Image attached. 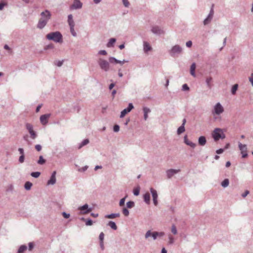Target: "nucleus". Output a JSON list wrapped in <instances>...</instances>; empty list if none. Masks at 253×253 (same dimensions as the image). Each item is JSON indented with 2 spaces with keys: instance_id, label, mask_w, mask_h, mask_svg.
I'll return each mask as SVG.
<instances>
[{
  "instance_id": "f257e3e1",
  "label": "nucleus",
  "mask_w": 253,
  "mask_h": 253,
  "mask_svg": "<svg viewBox=\"0 0 253 253\" xmlns=\"http://www.w3.org/2000/svg\"><path fill=\"white\" fill-rule=\"evenodd\" d=\"M41 17L40 18L37 25L38 29H43L47 24L51 17V14L48 10H45L41 13Z\"/></svg>"
},
{
  "instance_id": "f03ea898",
  "label": "nucleus",
  "mask_w": 253,
  "mask_h": 253,
  "mask_svg": "<svg viewBox=\"0 0 253 253\" xmlns=\"http://www.w3.org/2000/svg\"><path fill=\"white\" fill-rule=\"evenodd\" d=\"M46 38L55 42L61 43L63 42V36L59 31L50 32L46 35Z\"/></svg>"
},
{
  "instance_id": "7ed1b4c3",
  "label": "nucleus",
  "mask_w": 253,
  "mask_h": 253,
  "mask_svg": "<svg viewBox=\"0 0 253 253\" xmlns=\"http://www.w3.org/2000/svg\"><path fill=\"white\" fill-rule=\"evenodd\" d=\"M212 136L215 141H218L219 139H224L225 138V135L221 128H216L212 133Z\"/></svg>"
},
{
  "instance_id": "20e7f679",
  "label": "nucleus",
  "mask_w": 253,
  "mask_h": 253,
  "mask_svg": "<svg viewBox=\"0 0 253 253\" xmlns=\"http://www.w3.org/2000/svg\"><path fill=\"white\" fill-rule=\"evenodd\" d=\"M97 62L102 70L105 71L109 70L110 65L109 62L107 60L99 57Z\"/></svg>"
},
{
  "instance_id": "39448f33",
  "label": "nucleus",
  "mask_w": 253,
  "mask_h": 253,
  "mask_svg": "<svg viewBox=\"0 0 253 253\" xmlns=\"http://www.w3.org/2000/svg\"><path fill=\"white\" fill-rule=\"evenodd\" d=\"M182 51V48L179 45H175L172 47L169 53L172 57H175L176 55L180 54Z\"/></svg>"
},
{
  "instance_id": "423d86ee",
  "label": "nucleus",
  "mask_w": 253,
  "mask_h": 253,
  "mask_svg": "<svg viewBox=\"0 0 253 253\" xmlns=\"http://www.w3.org/2000/svg\"><path fill=\"white\" fill-rule=\"evenodd\" d=\"M224 112V108L220 103H217L214 106L213 110L212 111V115H219Z\"/></svg>"
},
{
  "instance_id": "0eeeda50",
  "label": "nucleus",
  "mask_w": 253,
  "mask_h": 253,
  "mask_svg": "<svg viewBox=\"0 0 253 253\" xmlns=\"http://www.w3.org/2000/svg\"><path fill=\"white\" fill-rule=\"evenodd\" d=\"M151 32L155 35H161L165 34V31L160 27L158 26H153L152 27Z\"/></svg>"
},
{
  "instance_id": "6e6552de",
  "label": "nucleus",
  "mask_w": 253,
  "mask_h": 253,
  "mask_svg": "<svg viewBox=\"0 0 253 253\" xmlns=\"http://www.w3.org/2000/svg\"><path fill=\"white\" fill-rule=\"evenodd\" d=\"M82 6L83 3L80 0H74L72 4L70 6V9H79L82 8Z\"/></svg>"
},
{
  "instance_id": "1a4fd4ad",
  "label": "nucleus",
  "mask_w": 253,
  "mask_h": 253,
  "mask_svg": "<svg viewBox=\"0 0 253 253\" xmlns=\"http://www.w3.org/2000/svg\"><path fill=\"white\" fill-rule=\"evenodd\" d=\"M239 148L241 151L242 158H246L248 156L247 145L246 144H242L241 142H239Z\"/></svg>"
},
{
  "instance_id": "9d476101",
  "label": "nucleus",
  "mask_w": 253,
  "mask_h": 253,
  "mask_svg": "<svg viewBox=\"0 0 253 253\" xmlns=\"http://www.w3.org/2000/svg\"><path fill=\"white\" fill-rule=\"evenodd\" d=\"M134 106L131 103H129L127 108L124 109L121 112L120 118H122L125 116L126 114L130 112L132 109H133Z\"/></svg>"
},
{
  "instance_id": "9b49d317",
  "label": "nucleus",
  "mask_w": 253,
  "mask_h": 253,
  "mask_svg": "<svg viewBox=\"0 0 253 253\" xmlns=\"http://www.w3.org/2000/svg\"><path fill=\"white\" fill-rule=\"evenodd\" d=\"M150 190L152 194L153 203H154V205L156 206L158 204V195L157 192L155 189H153V188H151L150 189Z\"/></svg>"
},
{
  "instance_id": "f8f14e48",
  "label": "nucleus",
  "mask_w": 253,
  "mask_h": 253,
  "mask_svg": "<svg viewBox=\"0 0 253 253\" xmlns=\"http://www.w3.org/2000/svg\"><path fill=\"white\" fill-rule=\"evenodd\" d=\"M180 171V169H169L166 171L167 178L170 179L174 174L178 173Z\"/></svg>"
},
{
  "instance_id": "ddd939ff",
  "label": "nucleus",
  "mask_w": 253,
  "mask_h": 253,
  "mask_svg": "<svg viewBox=\"0 0 253 253\" xmlns=\"http://www.w3.org/2000/svg\"><path fill=\"white\" fill-rule=\"evenodd\" d=\"M50 114H46L40 117V122L43 125H46L48 123V119L50 117Z\"/></svg>"
},
{
  "instance_id": "4468645a",
  "label": "nucleus",
  "mask_w": 253,
  "mask_h": 253,
  "mask_svg": "<svg viewBox=\"0 0 253 253\" xmlns=\"http://www.w3.org/2000/svg\"><path fill=\"white\" fill-rule=\"evenodd\" d=\"M79 209L81 210V213L82 214H86L91 211V209L88 208V206L87 204L83 205V206L79 208Z\"/></svg>"
},
{
  "instance_id": "2eb2a0df",
  "label": "nucleus",
  "mask_w": 253,
  "mask_h": 253,
  "mask_svg": "<svg viewBox=\"0 0 253 253\" xmlns=\"http://www.w3.org/2000/svg\"><path fill=\"white\" fill-rule=\"evenodd\" d=\"M150 236H152L153 240H156L158 237L157 232L155 231L153 232H151V230L147 231L145 235V238L146 239H147Z\"/></svg>"
},
{
  "instance_id": "dca6fc26",
  "label": "nucleus",
  "mask_w": 253,
  "mask_h": 253,
  "mask_svg": "<svg viewBox=\"0 0 253 253\" xmlns=\"http://www.w3.org/2000/svg\"><path fill=\"white\" fill-rule=\"evenodd\" d=\"M56 171H54L51 175V177L50 178V179L47 181V184L48 185H53L56 182Z\"/></svg>"
},
{
  "instance_id": "f3484780",
  "label": "nucleus",
  "mask_w": 253,
  "mask_h": 253,
  "mask_svg": "<svg viewBox=\"0 0 253 253\" xmlns=\"http://www.w3.org/2000/svg\"><path fill=\"white\" fill-rule=\"evenodd\" d=\"M184 143H185L186 145H188V146H190L191 147H192V148H194L196 147V144H195V143H193V142H191V141H190L188 139V138H187V135H185V136H184Z\"/></svg>"
},
{
  "instance_id": "a211bd4d",
  "label": "nucleus",
  "mask_w": 253,
  "mask_h": 253,
  "mask_svg": "<svg viewBox=\"0 0 253 253\" xmlns=\"http://www.w3.org/2000/svg\"><path fill=\"white\" fill-rule=\"evenodd\" d=\"M104 238V234L103 232L100 233L99 236V240L100 242V246L102 250L104 249V246L103 245V240Z\"/></svg>"
},
{
  "instance_id": "6ab92c4d",
  "label": "nucleus",
  "mask_w": 253,
  "mask_h": 253,
  "mask_svg": "<svg viewBox=\"0 0 253 253\" xmlns=\"http://www.w3.org/2000/svg\"><path fill=\"white\" fill-rule=\"evenodd\" d=\"M152 47L148 42H143V50L144 52L147 53L152 50Z\"/></svg>"
},
{
  "instance_id": "aec40b11",
  "label": "nucleus",
  "mask_w": 253,
  "mask_h": 253,
  "mask_svg": "<svg viewBox=\"0 0 253 253\" xmlns=\"http://www.w3.org/2000/svg\"><path fill=\"white\" fill-rule=\"evenodd\" d=\"M207 142L206 137L201 136L198 138V144L201 146H204Z\"/></svg>"
},
{
  "instance_id": "412c9836",
  "label": "nucleus",
  "mask_w": 253,
  "mask_h": 253,
  "mask_svg": "<svg viewBox=\"0 0 253 253\" xmlns=\"http://www.w3.org/2000/svg\"><path fill=\"white\" fill-rule=\"evenodd\" d=\"M212 81V78L211 76L206 77V83L209 88L211 89L212 87L211 82Z\"/></svg>"
},
{
  "instance_id": "4be33fe9",
  "label": "nucleus",
  "mask_w": 253,
  "mask_h": 253,
  "mask_svg": "<svg viewBox=\"0 0 253 253\" xmlns=\"http://www.w3.org/2000/svg\"><path fill=\"white\" fill-rule=\"evenodd\" d=\"M144 201L148 205L150 203V195L148 192L146 193L143 195Z\"/></svg>"
},
{
  "instance_id": "5701e85b",
  "label": "nucleus",
  "mask_w": 253,
  "mask_h": 253,
  "mask_svg": "<svg viewBox=\"0 0 253 253\" xmlns=\"http://www.w3.org/2000/svg\"><path fill=\"white\" fill-rule=\"evenodd\" d=\"M143 111L144 113V119L146 121L148 118V114L151 112L150 109L146 107H145L143 108Z\"/></svg>"
},
{
  "instance_id": "b1692460",
  "label": "nucleus",
  "mask_w": 253,
  "mask_h": 253,
  "mask_svg": "<svg viewBox=\"0 0 253 253\" xmlns=\"http://www.w3.org/2000/svg\"><path fill=\"white\" fill-rule=\"evenodd\" d=\"M195 69H196V64H195V63H193L190 67V74L192 76H193L194 77H196Z\"/></svg>"
},
{
  "instance_id": "393cba45",
  "label": "nucleus",
  "mask_w": 253,
  "mask_h": 253,
  "mask_svg": "<svg viewBox=\"0 0 253 253\" xmlns=\"http://www.w3.org/2000/svg\"><path fill=\"white\" fill-rule=\"evenodd\" d=\"M213 17L209 15L207 17V18L204 20L203 23L204 25H207L209 24L211 21Z\"/></svg>"
},
{
  "instance_id": "a878e982",
  "label": "nucleus",
  "mask_w": 253,
  "mask_h": 253,
  "mask_svg": "<svg viewBox=\"0 0 253 253\" xmlns=\"http://www.w3.org/2000/svg\"><path fill=\"white\" fill-rule=\"evenodd\" d=\"M68 23L69 26L75 25V23L73 19V16L72 14H69L68 16Z\"/></svg>"
},
{
  "instance_id": "bb28decb",
  "label": "nucleus",
  "mask_w": 253,
  "mask_h": 253,
  "mask_svg": "<svg viewBox=\"0 0 253 253\" xmlns=\"http://www.w3.org/2000/svg\"><path fill=\"white\" fill-rule=\"evenodd\" d=\"M27 249V247L23 245L20 246L17 253H24V252Z\"/></svg>"
},
{
  "instance_id": "cd10ccee",
  "label": "nucleus",
  "mask_w": 253,
  "mask_h": 253,
  "mask_svg": "<svg viewBox=\"0 0 253 253\" xmlns=\"http://www.w3.org/2000/svg\"><path fill=\"white\" fill-rule=\"evenodd\" d=\"M114 61L116 64H120L121 65L124 64L127 61L125 60H123V61L119 60L115 58V57H112V62Z\"/></svg>"
},
{
  "instance_id": "c85d7f7f",
  "label": "nucleus",
  "mask_w": 253,
  "mask_h": 253,
  "mask_svg": "<svg viewBox=\"0 0 253 253\" xmlns=\"http://www.w3.org/2000/svg\"><path fill=\"white\" fill-rule=\"evenodd\" d=\"M46 163V160L43 158L42 156L39 157V159L37 161V164L40 165H44Z\"/></svg>"
},
{
  "instance_id": "c756f323",
  "label": "nucleus",
  "mask_w": 253,
  "mask_h": 253,
  "mask_svg": "<svg viewBox=\"0 0 253 253\" xmlns=\"http://www.w3.org/2000/svg\"><path fill=\"white\" fill-rule=\"evenodd\" d=\"M89 143V140L88 139H84L79 145L78 149H81L83 146L87 145Z\"/></svg>"
},
{
  "instance_id": "7c9ffc66",
  "label": "nucleus",
  "mask_w": 253,
  "mask_h": 253,
  "mask_svg": "<svg viewBox=\"0 0 253 253\" xmlns=\"http://www.w3.org/2000/svg\"><path fill=\"white\" fill-rule=\"evenodd\" d=\"M185 130V126H179L177 130V133L178 135H180L182 133L184 132Z\"/></svg>"
},
{
  "instance_id": "2f4dec72",
  "label": "nucleus",
  "mask_w": 253,
  "mask_h": 253,
  "mask_svg": "<svg viewBox=\"0 0 253 253\" xmlns=\"http://www.w3.org/2000/svg\"><path fill=\"white\" fill-rule=\"evenodd\" d=\"M229 179L227 178H226L221 182V185L223 187L225 188V187H227L229 185Z\"/></svg>"
},
{
  "instance_id": "473e14b6",
  "label": "nucleus",
  "mask_w": 253,
  "mask_h": 253,
  "mask_svg": "<svg viewBox=\"0 0 253 253\" xmlns=\"http://www.w3.org/2000/svg\"><path fill=\"white\" fill-rule=\"evenodd\" d=\"M32 185H33L32 183L30 181L26 182V183H25V185H24L25 189L27 190H30Z\"/></svg>"
},
{
  "instance_id": "72a5a7b5",
  "label": "nucleus",
  "mask_w": 253,
  "mask_h": 253,
  "mask_svg": "<svg viewBox=\"0 0 253 253\" xmlns=\"http://www.w3.org/2000/svg\"><path fill=\"white\" fill-rule=\"evenodd\" d=\"M26 128L28 131L29 133L30 132V131L33 130V126L30 124V123H26Z\"/></svg>"
},
{
  "instance_id": "f704fd0d",
  "label": "nucleus",
  "mask_w": 253,
  "mask_h": 253,
  "mask_svg": "<svg viewBox=\"0 0 253 253\" xmlns=\"http://www.w3.org/2000/svg\"><path fill=\"white\" fill-rule=\"evenodd\" d=\"M107 54V52L105 50H101L98 51V53L96 54V57L98 59L100 57V55H106Z\"/></svg>"
},
{
  "instance_id": "c9c22d12",
  "label": "nucleus",
  "mask_w": 253,
  "mask_h": 253,
  "mask_svg": "<svg viewBox=\"0 0 253 253\" xmlns=\"http://www.w3.org/2000/svg\"><path fill=\"white\" fill-rule=\"evenodd\" d=\"M29 133L30 134V137L32 139H35L37 138V134L36 132H35L34 130L32 131H30Z\"/></svg>"
},
{
  "instance_id": "e433bc0d",
  "label": "nucleus",
  "mask_w": 253,
  "mask_h": 253,
  "mask_svg": "<svg viewBox=\"0 0 253 253\" xmlns=\"http://www.w3.org/2000/svg\"><path fill=\"white\" fill-rule=\"evenodd\" d=\"M238 84H235L233 85L231 89V93L232 94H235L238 89Z\"/></svg>"
},
{
  "instance_id": "4c0bfd02",
  "label": "nucleus",
  "mask_w": 253,
  "mask_h": 253,
  "mask_svg": "<svg viewBox=\"0 0 253 253\" xmlns=\"http://www.w3.org/2000/svg\"><path fill=\"white\" fill-rule=\"evenodd\" d=\"M135 206L134 202L133 201H128L126 203V207L128 209H131L134 207Z\"/></svg>"
},
{
  "instance_id": "58836bf2",
  "label": "nucleus",
  "mask_w": 253,
  "mask_h": 253,
  "mask_svg": "<svg viewBox=\"0 0 253 253\" xmlns=\"http://www.w3.org/2000/svg\"><path fill=\"white\" fill-rule=\"evenodd\" d=\"M41 172L39 171L32 172L31 173V175L34 178H38L40 176Z\"/></svg>"
},
{
  "instance_id": "ea45409f",
  "label": "nucleus",
  "mask_w": 253,
  "mask_h": 253,
  "mask_svg": "<svg viewBox=\"0 0 253 253\" xmlns=\"http://www.w3.org/2000/svg\"><path fill=\"white\" fill-rule=\"evenodd\" d=\"M74 26H75V25L70 26V32L73 36L76 37L77 34L74 30Z\"/></svg>"
},
{
  "instance_id": "a19ab883",
  "label": "nucleus",
  "mask_w": 253,
  "mask_h": 253,
  "mask_svg": "<svg viewBox=\"0 0 253 253\" xmlns=\"http://www.w3.org/2000/svg\"><path fill=\"white\" fill-rule=\"evenodd\" d=\"M123 213L126 216H127L129 215V211L127 209V208H124L122 210Z\"/></svg>"
},
{
  "instance_id": "79ce46f5",
  "label": "nucleus",
  "mask_w": 253,
  "mask_h": 253,
  "mask_svg": "<svg viewBox=\"0 0 253 253\" xmlns=\"http://www.w3.org/2000/svg\"><path fill=\"white\" fill-rule=\"evenodd\" d=\"M133 193L134 196L139 195L140 193V188L139 187L135 188L133 191Z\"/></svg>"
},
{
  "instance_id": "37998d69",
  "label": "nucleus",
  "mask_w": 253,
  "mask_h": 253,
  "mask_svg": "<svg viewBox=\"0 0 253 253\" xmlns=\"http://www.w3.org/2000/svg\"><path fill=\"white\" fill-rule=\"evenodd\" d=\"M171 231L174 235H176L177 233L176 226L174 224L171 226Z\"/></svg>"
},
{
  "instance_id": "c03bdc74",
  "label": "nucleus",
  "mask_w": 253,
  "mask_h": 253,
  "mask_svg": "<svg viewBox=\"0 0 253 253\" xmlns=\"http://www.w3.org/2000/svg\"><path fill=\"white\" fill-rule=\"evenodd\" d=\"M126 197H127V196H125L124 198L121 199V200L120 201V202H119V205L120 207H122L125 205V200H126Z\"/></svg>"
},
{
  "instance_id": "a18cd8bd",
  "label": "nucleus",
  "mask_w": 253,
  "mask_h": 253,
  "mask_svg": "<svg viewBox=\"0 0 253 253\" xmlns=\"http://www.w3.org/2000/svg\"><path fill=\"white\" fill-rule=\"evenodd\" d=\"M54 48V45L52 43H50L48 45H46L44 49V50H47L48 49H52Z\"/></svg>"
},
{
  "instance_id": "49530a36",
  "label": "nucleus",
  "mask_w": 253,
  "mask_h": 253,
  "mask_svg": "<svg viewBox=\"0 0 253 253\" xmlns=\"http://www.w3.org/2000/svg\"><path fill=\"white\" fill-rule=\"evenodd\" d=\"M120 130V126L118 125H115L113 126V130L114 132H118Z\"/></svg>"
},
{
  "instance_id": "de8ad7c7",
  "label": "nucleus",
  "mask_w": 253,
  "mask_h": 253,
  "mask_svg": "<svg viewBox=\"0 0 253 253\" xmlns=\"http://www.w3.org/2000/svg\"><path fill=\"white\" fill-rule=\"evenodd\" d=\"M123 4L124 6L126 7H128L129 6V2H128V0H122Z\"/></svg>"
},
{
  "instance_id": "09e8293b",
  "label": "nucleus",
  "mask_w": 253,
  "mask_h": 253,
  "mask_svg": "<svg viewBox=\"0 0 253 253\" xmlns=\"http://www.w3.org/2000/svg\"><path fill=\"white\" fill-rule=\"evenodd\" d=\"M189 90V87L186 84H185L182 85V90L188 91Z\"/></svg>"
},
{
  "instance_id": "8fccbe9b",
  "label": "nucleus",
  "mask_w": 253,
  "mask_h": 253,
  "mask_svg": "<svg viewBox=\"0 0 253 253\" xmlns=\"http://www.w3.org/2000/svg\"><path fill=\"white\" fill-rule=\"evenodd\" d=\"M92 224V221L90 219H88L86 220H85V225L86 226H90Z\"/></svg>"
},
{
  "instance_id": "3c124183",
  "label": "nucleus",
  "mask_w": 253,
  "mask_h": 253,
  "mask_svg": "<svg viewBox=\"0 0 253 253\" xmlns=\"http://www.w3.org/2000/svg\"><path fill=\"white\" fill-rule=\"evenodd\" d=\"M25 155H21L19 158V162L20 163H23L24 162Z\"/></svg>"
},
{
  "instance_id": "603ef678",
  "label": "nucleus",
  "mask_w": 253,
  "mask_h": 253,
  "mask_svg": "<svg viewBox=\"0 0 253 253\" xmlns=\"http://www.w3.org/2000/svg\"><path fill=\"white\" fill-rule=\"evenodd\" d=\"M7 4L6 2H0V10H1L3 9L4 6Z\"/></svg>"
},
{
  "instance_id": "864d4df0",
  "label": "nucleus",
  "mask_w": 253,
  "mask_h": 253,
  "mask_svg": "<svg viewBox=\"0 0 253 253\" xmlns=\"http://www.w3.org/2000/svg\"><path fill=\"white\" fill-rule=\"evenodd\" d=\"M213 6H214L213 4H212L211 6V7L210 9V13H209V15H210L212 17L213 16V14H214Z\"/></svg>"
},
{
  "instance_id": "5fc2aeb1",
  "label": "nucleus",
  "mask_w": 253,
  "mask_h": 253,
  "mask_svg": "<svg viewBox=\"0 0 253 253\" xmlns=\"http://www.w3.org/2000/svg\"><path fill=\"white\" fill-rule=\"evenodd\" d=\"M169 244H173V243H174V239H173V238L171 235H169Z\"/></svg>"
},
{
  "instance_id": "6e6d98bb",
  "label": "nucleus",
  "mask_w": 253,
  "mask_h": 253,
  "mask_svg": "<svg viewBox=\"0 0 253 253\" xmlns=\"http://www.w3.org/2000/svg\"><path fill=\"white\" fill-rule=\"evenodd\" d=\"M28 249L29 251H32L34 248V244L32 242H30L28 244Z\"/></svg>"
},
{
  "instance_id": "4d7b16f0",
  "label": "nucleus",
  "mask_w": 253,
  "mask_h": 253,
  "mask_svg": "<svg viewBox=\"0 0 253 253\" xmlns=\"http://www.w3.org/2000/svg\"><path fill=\"white\" fill-rule=\"evenodd\" d=\"M62 215H63V217L65 218H66V219L70 217V216L69 213H66L65 212H62Z\"/></svg>"
},
{
  "instance_id": "13d9d810",
  "label": "nucleus",
  "mask_w": 253,
  "mask_h": 253,
  "mask_svg": "<svg viewBox=\"0 0 253 253\" xmlns=\"http://www.w3.org/2000/svg\"><path fill=\"white\" fill-rule=\"evenodd\" d=\"M88 168V167L87 166H85L84 167H83L82 168H81V169H78V170L79 171H82V172H84V171H85V170H86V169H87Z\"/></svg>"
},
{
  "instance_id": "bf43d9fd",
  "label": "nucleus",
  "mask_w": 253,
  "mask_h": 253,
  "mask_svg": "<svg viewBox=\"0 0 253 253\" xmlns=\"http://www.w3.org/2000/svg\"><path fill=\"white\" fill-rule=\"evenodd\" d=\"M35 148L38 151H40L41 150H42V146L40 144H37L36 146H35Z\"/></svg>"
},
{
  "instance_id": "052dcab7",
  "label": "nucleus",
  "mask_w": 253,
  "mask_h": 253,
  "mask_svg": "<svg viewBox=\"0 0 253 253\" xmlns=\"http://www.w3.org/2000/svg\"><path fill=\"white\" fill-rule=\"evenodd\" d=\"M250 193V192L249 190H246L244 193L242 194V196L243 198H245Z\"/></svg>"
},
{
  "instance_id": "680f3d73",
  "label": "nucleus",
  "mask_w": 253,
  "mask_h": 253,
  "mask_svg": "<svg viewBox=\"0 0 253 253\" xmlns=\"http://www.w3.org/2000/svg\"><path fill=\"white\" fill-rule=\"evenodd\" d=\"M28 135L26 134L23 136V139L25 140L29 144H30L29 140L28 139Z\"/></svg>"
},
{
  "instance_id": "e2e57ef3",
  "label": "nucleus",
  "mask_w": 253,
  "mask_h": 253,
  "mask_svg": "<svg viewBox=\"0 0 253 253\" xmlns=\"http://www.w3.org/2000/svg\"><path fill=\"white\" fill-rule=\"evenodd\" d=\"M112 229L114 230H117V226L116 223L113 221H112Z\"/></svg>"
},
{
  "instance_id": "0e129e2a",
  "label": "nucleus",
  "mask_w": 253,
  "mask_h": 253,
  "mask_svg": "<svg viewBox=\"0 0 253 253\" xmlns=\"http://www.w3.org/2000/svg\"><path fill=\"white\" fill-rule=\"evenodd\" d=\"M192 45V42L191 41H189L187 42H186V45L188 47H191Z\"/></svg>"
},
{
  "instance_id": "69168bd1",
  "label": "nucleus",
  "mask_w": 253,
  "mask_h": 253,
  "mask_svg": "<svg viewBox=\"0 0 253 253\" xmlns=\"http://www.w3.org/2000/svg\"><path fill=\"white\" fill-rule=\"evenodd\" d=\"M18 151L19 153L21 154V155H24V149L22 148H19L18 149Z\"/></svg>"
},
{
  "instance_id": "338daca9",
  "label": "nucleus",
  "mask_w": 253,
  "mask_h": 253,
  "mask_svg": "<svg viewBox=\"0 0 253 253\" xmlns=\"http://www.w3.org/2000/svg\"><path fill=\"white\" fill-rule=\"evenodd\" d=\"M120 215L119 213H112V219L116 218L117 217H119Z\"/></svg>"
},
{
  "instance_id": "774afa93",
  "label": "nucleus",
  "mask_w": 253,
  "mask_h": 253,
  "mask_svg": "<svg viewBox=\"0 0 253 253\" xmlns=\"http://www.w3.org/2000/svg\"><path fill=\"white\" fill-rule=\"evenodd\" d=\"M249 81H250L252 86H253V73L251 74V77L249 78Z\"/></svg>"
}]
</instances>
